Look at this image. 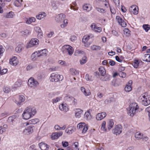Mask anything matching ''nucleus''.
Listing matches in <instances>:
<instances>
[{"instance_id": "1", "label": "nucleus", "mask_w": 150, "mask_h": 150, "mask_svg": "<svg viewBox=\"0 0 150 150\" xmlns=\"http://www.w3.org/2000/svg\"><path fill=\"white\" fill-rule=\"evenodd\" d=\"M36 113V110L34 107H27L24 110L22 116L23 119L27 120L33 116Z\"/></svg>"}, {"instance_id": "2", "label": "nucleus", "mask_w": 150, "mask_h": 150, "mask_svg": "<svg viewBox=\"0 0 150 150\" xmlns=\"http://www.w3.org/2000/svg\"><path fill=\"white\" fill-rule=\"evenodd\" d=\"M138 109L139 107L136 103H132L127 109L128 115L131 117H133L136 113L138 112Z\"/></svg>"}, {"instance_id": "3", "label": "nucleus", "mask_w": 150, "mask_h": 150, "mask_svg": "<svg viewBox=\"0 0 150 150\" xmlns=\"http://www.w3.org/2000/svg\"><path fill=\"white\" fill-rule=\"evenodd\" d=\"M61 50L65 54H68L71 56L74 53V49L72 47L69 45H64L62 47Z\"/></svg>"}, {"instance_id": "4", "label": "nucleus", "mask_w": 150, "mask_h": 150, "mask_svg": "<svg viewBox=\"0 0 150 150\" xmlns=\"http://www.w3.org/2000/svg\"><path fill=\"white\" fill-rule=\"evenodd\" d=\"M139 100L145 106H147L150 104V96L146 93L141 95L139 97Z\"/></svg>"}, {"instance_id": "5", "label": "nucleus", "mask_w": 150, "mask_h": 150, "mask_svg": "<svg viewBox=\"0 0 150 150\" xmlns=\"http://www.w3.org/2000/svg\"><path fill=\"white\" fill-rule=\"evenodd\" d=\"M28 86L29 87L35 88L39 84V82L33 78H30L28 81Z\"/></svg>"}, {"instance_id": "6", "label": "nucleus", "mask_w": 150, "mask_h": 150, "mask_svg": "<svg viewBox=\"0 0 150 150\" xmlns=\"http://www.w3.org/2000/svg\"><path fill=\"white\" fill-rule=\"evenodd\" d=\"M63 78L62 75L54 73L52 74L50 78V80L52 82H57L62 81Z\"/></svg>"}, {"instance_id": "7", "label": "nucleus", "mask_w": 150, "mask_h": 150, "mask_svg": "<svg viewBox=\"0 0 150 150\" xmlns=\"http://www.w3.org/2000/svg\"><path fill=\"white\" fill-rule=\"evenodd\" d=\"M77 128L80 130L82 129V133L85 134L87 132L88 129V126L84 122H80L78 124Z\"/></svg>"}, {"instance_id": "8", "label": "nucleus", "mask_w": 150, "mask_h": 150, "mask_svg": "<svg viewBox=\"0 0 150 150\" xmlns=\"http://www.w3.org/2000/svg\"><path fill=\"white\" fill-rule=\"evenodd\" d=\"M39 42V40L37 39H32L27 44L25 47L26 48L28 49L35 46L38 44Z\"/></svg>"}, {"instance_id": "9", "label": "nucleus", "mask_w": 150, "mask_h": 150, "mask_svg": "<svg viewBox=\"0 0 150 150\" xmlns=\"http://www.w3.org/2000/svg\"><path fill=\"white\" fill-rule=\"evenodd\" d=\"M62 134L63 132L62 131L53 133L51 136V139L52 140L57 139L60 137L62 136Z\"/></svg>"}, {"instance_id": "10", "label": "nucleus", "mask_w": 150, "mask_h": 150, "mask_svg": "<svg viewBox=\"0 0 150 150\" xmlns=\"http://www.w3.org/2000/svg\"><path fill=\"white\" fill-rule=\"evenodd\" d=\"M18 98L19 101L16 100H15L14 101V102L18 106L20 105L21 103L24 102L25 100V98L24 96L23 95H20L18 96Z\"/></svg>"}, {"instance_id": "11", "label": "nucleus", "mask_w": 150, "mask_h": 150, "mask_svg": "<svg viewBox=\"0 0 150 150\" xmlns=\"http://www.w3.org/2000/svg\"><path fill=\"white\" fill-rule=\"evenodd\" d=\"M10 64L12 65L15 66L18 63L19 61L17 57L13 56L10 59Z\"/></svg>"}, {"instance_id": "12", "label": "nucleus", "mask_w": 150, "mask_h": 150, "mask_svg": "<svg viewBox=\"0 0 150 150\" xmlns=\"http://www.w3.org/2000/svg\"><path fill=\"white\" fill-rule=\"evenodd\" d=\"M122 132V127L120 125L116 126L113 130V133L116 135H119Z\"/></svg>"}, {"instance_id": "13", "label": "nucleus", "mask_w": 150, "mask_h": 150, "mask_svg": "<svg viewBox=\"0 0 150 150\" xmlns=\"http://www.w3.org/2000/svg\"><path fill=\"white\" fill-rule=\"evenodd\" d=\"M132 80H129L127 83L124 88L125 91L126 92H129L132 89Z\"/></svg>"}, {"instance_id": "14", "label": "nucleus", "mask_w": 150, "mask_h": 150, "mask_svg": "<svg viewBox=\"0 0 150 150\" xmlns=\"http://www.w3.org/2000/svg\"><path fill=\"white\" fill-rule=\"evenodd\" d=\"M90 27L92 30L95 32L100 33L102 31L101 28L98 27L95 23H92Z\"/></svg>"}, {"instance_id": "15", "label": "nucleus", "mask_w": 150, "mask_h": 150, "mask_svg": "<svg viewBox=\"0 0 150 150\" xmlns=\"http://www.w3.org/2000/svg\"><path fill=\"white\" fill-rule=\"evenodd\" d=\"M47 16V14L44 12H41L36 16V18L39 20H44Z\"/></svg>"}, {"instance_id": "16", "label": "nucleus", "mask_w": 150, "mask_h": 150, "mask_svg": "<svg viewBox=\"0 0 150 150\" xmlns=\"http://www.w3.org/2000/svg\"><path fill=\"white\" fill-rule=\"evenodd\" d=\"M106 113L105 112L98 113L96 116V119L98 120H100L105 117Z\"/></svg>"}, {"instance_id": "17", "label": "nucleus", "mask_w": 150, "mask_h": 150, "mask_svg": "<svg viewBox=\"0 0 150 150\" xmlns=\"http://www.w3.org/2000/svg\"><path fill=\"white\" fill-rule=\"evenodd\" d=\"M138 8L135 5H132L129 8L130 11L133 14L136 15L138 13Z\"/></svg>"}, {"instance_id": "18", "label": "nucleus", "mask_w": 150, "mask_h": 150, "mask_svg": "<svg viewBox=\"0 0 150 150\" xmlns=\"http://www.w3.org/2000/svg\"><path fill=\"white\" fill-rule=\"evenodd\" d=\"M80 90L83 95L86 96H89L91 94L90 91L89 90H86L83 87H81Z\"/></svg>"}, {"instance_id": "19", "label": "nucleus", "mask_w": 150, "mask_h": 150, "mask_svg": "<svg viewBox=\"0 0 150 150\" xmlns=\"http://www.w3.org/2000/svg\"><path fill=\"white\" fill-rule=\"evenodd\" d=\"M59 108L61 110L65 112H67L69 110L68 106L66 103H62L59 105Z\"/></svg>"}, {"instance_id": "20", "label": "nucleus", "mask_w": 150, "mask_h": 150, "mask_svg": "<svg viewBox=\"0 0 150 150\" xmlns=\"http://www.w3.org/2000/svg\"><path fill=\"white\" fill-rule=\"evenodd\" d=\"M76 129L73 126H68L67 128L66 129L65 132L68 134H72L75 131Z\"/></svg>"}, {"instance_id": "21", "label": "nucleus", "mask_w": 150, "mask_h": 150, "mask_svg": "<svg viewBox=\"0 0 150 150\" xmlns=\"http://www.w3.org/2000/svg\"><path fill=\"white\" fill-rule=\"evenodd\" d=\"M93 37V35L92 34H90L88 35H85L82 38V42L83 43L87 42L90 38H92Z\"/></svg>"}, {"instance_id": "22", "label": "nucleus", "mask_w": 150, "mask_h": 150, "mask_svg": "<svg viewBox=\"0 0 150 150\" xmlns=\"http://www.w3.org/2000/svg\"><path fill=\"white\" fill-rule=\"evenodd\" d=\"M14 13L11 11L8 13H6L4 14V17L6 18H12L15 16Z\"/></svg>"}, {"instance_id": "23", "label": "nucleus", "mask_w": 150, "mask_h": 150, "mask_svg": "<svg viewBox=\"0 0 150 150\" xmlns=\"http://www.w3.org/2000/svg\"><path fill=\"white\" fill-rule=\"evenodd\" d=\"M40 57L41 56H46L48 53V51L46 49L40 50L37 51Z\"/></svg>"}, {"instance_id": "24", "label": "nucleus", "mask_w": 150, "mask_h": 150, "mask_svg": "<svg viewBox=\"0 0 150 150\" xmlns=\"http://www.w3.org/2000/svg\"><path fill=\"white\" fill-rule=\"evenodd\" d=\"M33 132V127L31 126H29L27 128H26L23 131L25 134L28 135L32 133Z\"/></svg>"}, {"instance_id": "25", "label": "nucleus", "mask_w": 150, "mask_h": 150, "mask_svg": "<svg viewBox=\"0 0 150 150\" xmlns=\"http://www.w3.org/2000/svg\"><path fill=\"white\" fill-rule=\"evenodd\" d=\"M39 146L42 150H46L49 148V146L46 144L41 142L39 144Z\"/></svg>"}, {"instance_id": "26", "label": "nucleus", "mask_w": 150, "mask_h": 150, "mask_svg": "<svg viewBox=\"0 0 150 150\" xmlns=\"http://www.w3.org/2000/svg\"><path fill=\"white\" fill-rule=\"evenodd\" d=\"M38 57H40L37 51H35L32 54L31 59L32 61H36Z\"/></svg>"}, {"instance_id": "27", "label": "nucleus", "mask_w": 150, "mask_h": 150, "mask_svg": "<svg viewBox=\"0 0 150 150\" xmlns=\"http://www.w3.org/2000/svg\"><path fill=\"white\" fill-rule=\"evenodd\" d=\"M36 19L33 17L26 18L25 20V23L28 25L32 23L35 22Z\"/></svg>"}, {"instance_id": "28", "label": "nucleus", "mask_w": 150, "mask_h": 150, "mask_svg": "<svg viewBox=\"0 0 150 150\" xmlns=\"http://www.w3.org/2000/svg\"><path fill=\"white\" fill-rule=\"evenodd\" d=\"M114 124L113 120L112 119L109 120L107 123V127L108 129L110 130L112 128Z\"/></svg>"}, {"instance_id": "29", "label": "nucleus", "mask_w": 150, "mask_h": 150, "mask_svg": "<svg viewBox=\"0 0 150 150\" xmlns=\"http://www.w3.org/2000/svg\"><path fill=\"white\" fill-rule=\"evenodd\" d=\"M83 112V110L80 109H76L75 113V116L77 118H79Z\"/></svg>"}, {"instance_id": "30", "label": "nucleus", "mask_w": 150, "mask_h": 150, "mask_svg": "<svg viewBox=\"0 0 150 150\" xmlns=\"http://www.w3.org/2000/svg\"><path fill=\"white\" fill-rule=\"evenodd\" d=\"M84 117L87 120H90L92 119V117L91 115L90 111L87 110L85 113L84 115Z\"/></svg>"}, {"instance_id": "31", "label": "nucleus", "mask_w": 150, "mask_h": 150, "mask_svg": "<svg viewBox=\"0 0 150 150\" xmlns=\"http://www.w3.org/2000/svg\"><path fill=\"white\" fill-rule=\"evenodd\" d=\"M83 8L84 10L89 12L91 10L92 7L90 4H86L83 5Z\"/></svg>"}, {"instance_id": "32", "label": "nucleus", "mask_w": 150, "mask_h": 150, "mask_svg": "<svg viewBox=\"0 0 150 150\" xmlns=\"http://www.w3.org/2000/svg\"><path fill=\"white\" fill-rule=\"evenodd\" d=\"M65 17V15L62 13H61L56 16L55 20L59 22L61 21L63 18Z\"/></svg>"}, {"instance_id": "33", "label": "nucleus", "mask_w": 150, "mask_h": 150, "mask_svg": "<svg viewBox=\"0 0 150 150\" xmlns=\"http://www.w3.org/2000/svg\"><path fill=\"white\" fill-rule=\"evenodd\" d=\"M23 48V46L21 44L18 45L15 48V51L18 53L21 52Z\"/></svg>"}, {"instance_id": "34", "label": "nucleus", "mask_w": 150, "mask_h": 150, "mask_svg": "<svg viewBox=\"0 0 150 150\" xmlns=\"http://www.w3.org/2000/svg\"><path fill=\"white\" fill-rule=\"evenodd\" d=\"M69 73L72 75H78L79 73L78 71L74 68H71L69 70Z\"/></svg>"}, {"instance_id": "35", "label": "nucleus", "mask_w": 150, "mask_h": 150, "mask_svg": "<svg viewBox=\"0 0 150 150\" xmlns=\"http://www.w3.org/2000/svg\"><path fill=\"white\" fill-rule=\"evenodd\" d=\"M143 136V134L139 132H137L135 134V138L138 140H140L142 139Z\"/></svg>"}, {"instance_id": "36", "label": "nucleus", "mask_w": 150, "mask_h": 150, "mask_svg": "<svg viewBox=\"0 0 150 150\" xmlns=\"http://www.w3.org/2000/svg\"><path fill=\"white\" fill-rule=\"evenodd\" d=\"M99 71L101 76H104L106 73L105 68L103 67H100L99 68Z\"/></svg>"}, {"instance_id": "37", "label": "nucleus", "mask_w": 150, "mask_h": 150, "mask_svg": "<svg viewBox=\"0 0 150 150\" xmlns=\"http://www.w3.org/2000/svg\"><path fill=\"white\" fill-rule=\"evenodd\" d=\"M73 97L70 96L66 95L64 97V99L66 101L69 103H71Z\"/></svg>"}, {"instance_id": "38", "label": "nucleus", "mask_w": 150, "mask_h": 150, "mask_svg": "<svg viewBox=\"0 0 150 150\" xmlns=\"http://www.w3.org/2000/svg\"><path fill=\"white\" fill-rule=\"evenodd\" d=\"M22 0H15L14 2V5L16 6L20 7L22 5Z\"/></svg>"}, {"instance_id": "39", "label": "nucleus", "mask_w": 150, "mask_h": 150, "mask_svg": "<svg viewBox=\"0 0 150 150\" xmlns=\"http://www.w3.org/2000/svg\"><path fill=\"white\" fill-rule=\"evenodd\" d=\"M84 52L81 50H76L74 53V55L75 56H78L81 55L83 54Z\"/></svg>"}, {"instance_id": "40", "label": "nucleus", "mask_w": 150, "mask_h": 150, "mask_svg": "<svg viewBox=\"0 0 150 150\" xmlns=\"http://www.w3.org/2000/svg\"><path fill=\"white\" fill-rule=\"evenodd\" d=\"M39 121V120L38 119H35L29 120L28 123L29 124H32L35 125Z\"/></svg>"}, {"instance_id": "41", "label": "nucleus", "mask_w": 150, "mask_h": 150, "mask_svg": "<svg viewBox=\"0 0 150 150\" xmlns=\"http://www.w3.org/2000/svg\"><path fill=\"white\" fill-rule=\"evenodd\" d=\"M21 33L22 35L25 37L29 35L30 32L28 30H24L21 31Z\"/></svg>"}, {"instance_id": "42", "label": "nucleus", "mask_w": 150, "mask_h": 150, "mask_svg": "<svg viewBox=\"0 0 150 150\" xmlns=\"http://www.w3.org/2000/svg\"><path fill=\"white\" fill-rule=\"evenodd\" d=\"M140 61L137 60H134V62L132 63V65L134 68H137L139 65Z\"/></svg>"}, {"instance_id": "43", "label": "nucleus", "mask_w": 150, "mask_h": 150, "mask_svg": "<svg viewBox=\"0 0 150 150\" xmlns=\"http://www.w3.org/2000/svg\"><path fill=\"white\" fill-rule=\"evenodd\" d=\"M91 48L93 50H100L101 47L99 46L93 45L91 47Z\"/></svg>"}, {"instance_id": "44", "label": "nucleus", "mask_w": 150, "mask_h": 150, "mask_svg": "<svg viewBox=\"0 0 150 150\" xmlns=\"http://www.w3.org/2000/svg\"><path fill=\"white\" fill-rule=\"evenodd\" d=\"M106 122L105 121L103 122L101 127V129L103 132H105L107 130V129L105 127Z\"/></svg>"}, {"instance_id": "45", "label": "nucleus", "mask_w": 150, "mask_h": 150, "mask_svg": "<svg viewBox=\"0 0 150 150\" xmlns=\"http://www.w3.org/2000/svg\"><path fill=\"white\" fill-rule=\"evenodd\" d=\"M51 6L53 10H56L57 9L58 6L56 4V2L55 1H53L51 2Z\"/></svg>"}, {"instance_id": "46", "label": "nucleus", "mask_w": 150, "mask_h": 150, "mask_svg": "<svg viewBox=\"0 0 150 150\" xmlns=\"http://www.w3.org/2000/svg\"><path fill=\"white\" fill-rule=\"evenodd\" d=\"M68 23V22L67 20H64L63 21V23L60 25L61 27L62 28H65L67 25Z\"/></svg>"}, {"instance_id": "47", "label": "nucleus", "mask_w": 150, "mask_h": 150, "mask_svg": "<svg viewBox=\"0 0 150 150\" xmlns=\"http://www.w3.org/2000/svg\"><path fill=\"white\" fill-rule=\"evenodd\" d=\"M87 61V57L85 56H84L80 60V64L81 65L83 64L86 62Z\"/></svg>"}, {"instance_id": "48", "label": "nucleus", "mask_w": 150, "mask_h": 150, "mask_svg": "<svg viewBox=\"0 0 150 150\" xmlns=\"http://www.w3.org/2000/svg\"><path fill=\"white\" fill-rule=\"evenodd\" d=\"M8 71V70L7 69H2L1 67L0 66V74L3 75L6 74Z\"/></svg>"}, {"instance_id": "49", "label": "nucleus", "mask_w": 150, "mask_h": 150, "mask_svg": "<svg viewBox=\"0 0 150 150\" xmlns=\"http://www.w3.org/2000/svg\"><path fill=\"white\" fill-rule=\"evenodd\" d=\"M21 85V83L18 81L16 82L12 86V88H15L18 87H19Z\"/></svg>"}, {"instance_id": "50", "label": "nucleus", "mask_w": 150, "mask_h": 150, "mask_svg": "<svg viewBox=\"0 0 150 150\" xmlns=\"http://www.w3.org/2000/svg\"><path fill=\"white\" fill-rule=\"evenodd\" d=\"M3 91L6 93H8L10 91L11 89L9 87L5 86L3 88Z\"/></svg>"}, {"instance_id": "51", "label": "nucleus", "mask_w": 150, "mask_h": 150, "mask_svg": "<svg viewBox=\"0 0 150 150\" xmlns=\"http://www.w3.org/2000/svg\"><path fill=\"white\" fill-rule=\"evenodd\" d=\"M150 56V54H145L144 55V58L143 59V61L147 62H150V61H147L149 59V57Z\"/></svg>"}, {"instance_id": "52", "label": "nucleus", "mask_w": 150, "mask_h": 150, "mask_svg": "<svg viewBox=\"0 0 150 150\" xmlns=\"http://www.w3.org/2000/svg\"><path fill=\"white\" fill-rule=\"evenodd\" d=\"M130 32V31L128 28H125L123 30L124 34L127 36H129V35Z\"/></svg>"}, {"instance_id": "53", "label": "nucleus", "mask_w": 150, "mask_h": 150, "mask_svg": "<svg viewBox=\"0 0 150 150\" xmlns=\"http://www.w3.org/2000/svg\"><path fill=\"white\" fill-rule=\"evenodd\" d=\"M61 98L60 97H57L55 98L52 99V102L53 103H56L59 102L61 99Z\"/></svg>"}, {"instance_id": "54", "label": "nucleus", "mask_w": 150, "mask_h": 150, "mask_svg": "<svg viewBox=\"0 0 150 150\" xmlns=\"http://www.w3.org/2000/svg\"><path fill=\"white\" fill-rule=\"evenodd\" d=\"M143 27L145 30L147 32L150 29V26L148 25H144Z\"/></svg>"}, {"instance_id": "55", "label": "nucleus", "mask_w": 150, "mask_h": 150, "mask_svg": "<svg viewBox=\"0 0 150 150\" xmlns=\"http://www.w3.org/2000/svg\"><path fill=\"white\" fill-rule=\"evenodd\" d=\"M110 76L108 75H106L104 77V79H102V81H106L110 80Z\"/></svg>"}, {"instance_id": "56", "label": "nucleus", "mask_w": 150, "mask_h": 150, "mask_svg": "<svg viewBox=\"0 0 150 150\" xmlns=\"http://www.w3.org/2000/svg\"><path fill=\"white\" fill-rule=\"evenodd\" d=\"M118 74L120 77L123 78H125L126 76V73L123 72H120Z\"/></svg>"}, {"instance_id": "57", "label": "nucleus", "mask_w": 150, "mask_h": 150, "mask_svg": "<svg viewBox=\"0 0 150 150\" xmlns=\"http://www.w3.org/2000/svg\"><path fill=\"white\" fill-rule=\"evenodd\" d=\"M85 78L88 81H91V76L89 75L88 74H86V75Z\"/></svg>"}, {"instance_id": "58", "label": "nucleus", "mask_w": 150, "mask_h": 150, "mask_svg": "<svg viewBox=\"0 0 150 150\" xmlns=\"http://www.w3.org/2000/svg\"><path fill=\"white\" fill-rule=\"evenodd\" d=\"M35 30L38 33L40 32L42 30L40 27L39 26H35L34 28Z\"/></svg>"}, {"instance_id": "59", "label": "nucleus", "mask_w": 150, "mask_h": 150, "mask_svg": "<svg viewBox=\"0 0 150 150\" xmlns=\"http://www.w3.org/2000/svg\"><path fill=\"white\" fill-rule=\"evenodd\" d=\"M77 38L75 35H72L71 36L70 40L72 42L75 41L76 40Z\"/></svg>"}, {"instance_id": "60", "label": "nucleus", "mask_w": 150, "mask_h": 150, "mask_svg": "<svg viewBox=\"0 0 150 150\" xmlns=\"http://www.w3.org/2000/svg\"><path fill=\"white\" fill-rule=\"evenodd\" d=\"M96 8L97 10L98 11L100 12L101 13H104L105 12V10L103 8H98V7Z\"/></svg>"}, {"instance_id": "61", "label": "nucleus", "mask_w": 150, "mask_h": 150, "mask_svg": "<svg viewBox=\"0 0 150 150\" xmlns=\"http://www.w3.org/2000/svg\"><path fill=\"white\" fill-rule=\"evenodd\" d=\"M59 64L61 65L62 66H66L67 65L65 61L62 60H59L58 61Z\"/></svg>"}, {"instance_id": "62", "label": "nucleus", "mask_w": 150, "mask_h": 150, "mask_svg": "<svg viewBox=\"0 0 150 150\" xmlns=\"http://www.w3.org/2000/svg\"><path fill=\"white\" fill-rule=\"evenodd\" d=\"M5 51V49L2 45H0V55L2 54Z\"/></svg>"}, {"instance_id": "63", "label": "nucleus", "mask_w": 150, "mask_h": 150, "mask_svg": "<svg viewBox=\"0 0 150 150\" xmlns=\"http://www.w3.org/2000/svg\"><path fill=\"white\" fill-rule=\"evenodd\" d=\"M15 118V116H13L11 117H10L8 118V121L9 122H13L14 121Z\"/></svg>"}, {"instance_id": "64", "label": "nucleus", "mask_w": 150, "mask_h": 150, "mask_svg": "<svg viewBox=\"0 0 150 150\" xmlns=\"http://www.w3.org/2000/svg\"><path fill=\"white\" fill-rule=\"evenodd\" d=\"M33 68V67L32 65L30 64L28 65L26 67V69L27 71H29Z\"/></svg>"}]
</instances>
